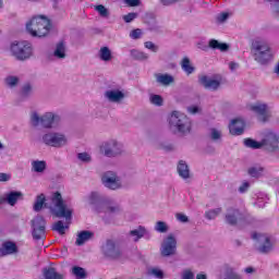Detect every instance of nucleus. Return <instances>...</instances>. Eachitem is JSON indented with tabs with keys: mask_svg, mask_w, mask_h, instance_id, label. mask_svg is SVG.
Here are the masks:
<instances>
[{
	"mask_svg": "<svg viewBox=\"0 0 279 279\" xmlns=\"http://www.w3.org/2000/svg\"><path fill=\"white\" fill-rule=\"evenodd\" d=\"M50 209V213L54 215V217H64L66 221L71 220L73 215V207L62 199V194L59 192L53 193L50 198H46L45 194H40L36 197L34 204V210L36 213H40L43 207Z\"/></svg>",
	"mask_w": 279,
	"mask_h": 279,
	"instance_id": "1",
	"label": "nucleus"
},
{
	"mask_svg": "<svg viewBox=\"0 0 279 279\" xmlns=\"http://www.w3.org/2000/svg\"><path fill=\"white\" fill-rule=\"evenodd\" d=\"M26 32L33 37L43 38L51 32V21L45 15H35L26 23Z\"/></svg>",
	"mask_w": 279,
	"mask_h": 279,
	"instance_id": "2",
	"label": "nucleus"
},
{
	"mask_svg": "<svg viewBox=\"0 0 279 279\" xmlns=\"http://www.w3.org/2000/svg\"><path fill=\"white\" fill-rule=\"evenodd\" d=\"M85 204H87V206H96V213H105V215H114V213H119V210H121L119 205L109 203L97 192H92L89 195H87L85 197Z\"/></svg>",
	"mask_w": 279,
	"mask_h": 279,
	"instance_id": "3",
	"label": "nucleus"
},
{
	"mask_svg": "<svg viewBox=\"0 0 279 279\" xmlns=\"http://www.w3.org/2000/svg\"><path fill=\"white\" fill-rule=\"evenodd\" d=\"M252 53L259 64H269L274 60V50L263 40L252 43Z\"/></svg>",
	"mask_w": 279,
	"mask_h": 279,
	"instance_id": "4",
	"label": "nucleus"
},
{
	"mask_svg": "<svg viewBox=\"0 0 279 279\" xmlns=\"http://www.w3.org/2000/svg\"><path fill=\"white\" fill-rule=\"evenodd\" d=\"M31 123L34 128H38V125H43L46 130H52L53 128H58V123H60V117L58 113L48 111L44 113L41 117L36 111H32L31 113Z\"/></svg>",
	"mask_w": 279,
	"mask_h": 279,
	"instance_id": "5",
	"label": "nucleus"
},
{
	"mask_svg": "<svg viewBox=\"0 0 279 279\" xmlns=\"http://www.w3.org/2000/svg\"><path fill=\"white\" fill-rule=\"evenodd\" d=\"M11 53L16 58V60H29L34 56V48L32 44L27 40H15L11 44Z\"/></svg>",
	"mask_w": 279,
	"mask_h": 279,
	"instance_id": "6",
	"label": "nucleus"
},
{
	"mask_svg": "<svg viewBox=\"0 0 279 279\" xmlns=\"http://www.w3.org/2000/svg\"><path fill=\"white\" fill-rule=\"evenodd\" d=\"M262 145L269 154H278L279 151V135L271 129H265L260 132Z\"/></svg>",
	"mask_w": 279,
	"mask_h": 279,
	"instance_id": "7",
	"label": "nucleus"
},
{
	"mask_svg": "<svg viewBox=\"0 0 279 279\" xmlns=\"http://www.w3.org/2000/svg\"><path fill=\"white\" fill-rule=\"evenodd\" d=\"M170 128H175L180 134L191 132V120L180 111H173L169 118Z\"/></svg>",
	"mask_w": 279,
	"mask_h": 279,
	"instance_id": "8",
	"label": "nucleus"
},
{
	"mask_svg": "<svg viewBox=\"0 0 279 279\" xmlns=\"http://www.w3.org/2000/svg\"><path fill=\"white\" fill-rule=\"evenodd\" d=\"M43 143L49 147H64L69 143V137L62 132H48L43 136Z\"/></svg>",
	"mask_w": 279,
	"mask_h": 279,
	"instance_id": "9",
	"label": "nucleus"
},
{
	"mask_svg": "<svg viewBox=\"0 0 279 279\" xmlns=\"http://www.w3.org/2000/svg\"><path fill=\"white\" fill-rule=\"evenodd\" d=\"M100 154H104L107 158H116L123 154V144L117 140H109L100 145Z\"/></svg>",
	"mask_w": 279,
	"mask_h": 279,
	"instance_id": "10",
	"label": "nucleus"
},
{
	"mask_svg": "<svg viewBox=\"0 0 279 279\" xmlns=\"http://www.w3.org/2000/svg\"><path fill=\"white\" fill-rule=\"evenodd\" d=\"M248 110L254 112L256 114V119L258 123H269L271 120V111L269 110V107L265 104H254V105H247Z\"/></svg>",
	"mask_w": 279,
	"mask_h": 279,
	"instance_id": "11",
	"label": "nucleus"
},
{
	"mask_svg": "<svg viewBox=\"0 0 279 279\" xmlns=\"http://www.w3.org/2000/svg\"><path fill=\"white\" fill-rule=\"evenodd\" d=\"M101 180L106 189H110L111 191H118V189L123 186V181H121V178L112 171L106 172Z\"/></svg>",
	"mask_w": 279,
	"mask_h": 279,
	"instance_id": "12",
	"label": "nucleus"
},
{
	"mask_svg": "<svg viewBox=\"0 0 279 279\" xmlns=\"http://www.w3.org/2000/svg\"><path fill=\"white\" fill-rule=\"evenodd\" d=\"M251 236L254 241H258L259 246H257V251L259 254H269V252H271L274 245L267 234L252 233Z\"/></svg>",
	"mask_w": 279,
	"mask_h": 279,
	"instance_id": "13",
	"label": "nucleus"
},
{
	"mask_svg": "<svg viewBox=\"0 0 279 279\" xmlns=\"http://www.w3.org/2000/svg\"><path fill=\"white\" fill-rule=\"evenodd\" d=\"M45 218L41 216H37L33 219V239H36V241L45 239Z\"/></svg>",
	"mask_w": 279,
	"mask_h": 279,
	"instance_id": "14",
	"label": "nucleus"
},
{
	"mask_svg": "<svg viewBox=\"0 0 279 279\" xmlns=\"http://www.w3.org/2000/svg\"><path fill=\"white\" fill-rule=\"evenodd\" d=\"M177 245L178 242L175 241V238H173V235H168L161 244L162 256H172V254H175Z\"/></svg>",
	"mask_w": 279,
	"mask_h": 279,
	"instance_id": "15",
	"label": "nucleus"
},
{
	"mask_svg": "<svg viewBox=\"0 0 279 279\" xmlns=\"http://www.w3.org/2000/svg\"><path fill=\"white\" fill-rule=\"evenodd\" d=\"M245 130V121L243 118H236L229 123V132L233 136H241Z\"/></svg>",
	"mask_w": 279,
	"mask_h": 279,
	"instance_id": "16",
	"label": "nucleus"
},
{
	"mask_svg": "<svg viewBox=\"0 0 279 279\" xmlns=\"http://www.w3.org/2000/svg\"><path fill=\"white\" fill-rule=\"evenodd\" d=\"M101 252L107 258H119V247L112 240H107L102 245Z\"/></svg>",
	"mask_w": 279,
	"mask_h": 279,
	"instance_id": "17",
	"label": "nucleus"
},
{
	"mask_svg": "<svg viewBox=\"0 0 279 279\" xmlns=\"http://www.w3.org/2000/svg\"><path fill=\"white\" fill-rule=\"evenodd\" d=\"M105 97L111 104H120L125 99V93L119 88H112L105 92Z\"/></svg>",
	"mask_w": 279,
	"mask_h": 279,
	"instance_id": "18",
	"label": "nucleus"
},
{
	"mask_svg": "<svg viewBox=\"0 0 279 279\" xmlns=\"http://www.w3.org/2000/svg\"><path fill=\"white\" fill-rule=\"evenodd\" d=\"M242 219H243V214H241L239 209L236 208L228 209L226 215L227 223H229L230 226H236V223H239V221H241Z\"/></svg>",
	"mask_w": 279,
	"mask_h": 279,
	"instance_id": "19",
	"label": "nucleus"
},
{
	"mask_svg": "<svg viewBox=\"0 0 279 279\" xmlns=\"http://www.w3.org/2000/svg\"><path fill=\"white\" fill-rule=\"evenodd\" d=\"M22 197L23 193L21 192H9L0 197V202L1 204H3V202H7L9 206H15L19 199H21Z\"/></svg>",
	"mask_w": 279,
	"mask_h": 279,
	"instance_id": "20",
	"label": "nucleus"
},
{
	"mask_svg": "<svg viewBox=\"0 0 279 279\" xmlns=\"http://www.w3.org/2000/svg\"><path fill=\"white\" fill-rule=\"evenodd\" d=\"M199 82L204 88H207L208 90H217L219 86H221V83L218 80H215L210 76H201Z\"/></svg>",
	"mask_w": 279,
	"mask_h": 279,
	"instance_id": "21",
	"label": "nucleus"
},
{
	"mask_svg": "<svg viewBox=\"0 0 279 279\" xmlns=\"http://www.w3.org/2000/svg\"><path fill=\"white\" fill-rule=\"evenodd\" d=\"M16 254V244L14 242H4L0 247V256Z\"/></svg>",
	"mask_w": 279,
	"mask_h": 279,
	"instance_id": "22",
	"label": "nucleus"
},
{
	"mask_svg": "<svg viewBox=\"0 0 279 279\" xmlns=\"http://www.w3.org/2000/svg\"><path fill=\"white\" fill-rule=\"evenodd\" d=\"M178 173L183 180H189L191 178V171L189 170V165L185 161L181 160L178 165Z\"/></svg>",
	"mask_w": 279,
	"mask_h": 279,
	"instance_id": "23",
	"label": "nucleus"
},
{
	"mask_svg": "<svg viewBox=\"0 0 279 279\" xmlns=\"http://www.w3.org/2000/svg\"><path fill=\"white\" fill-rule=\"evenodd\" d=\"M98 58L101 62H110L112 61V50L109 47H101L98 51Z\"/></svg>",
	"mask_w": 279,
	"mask_h": 279,
	"instance_id": "24",
	"label": "nucleus"
},
{
	"mask_svg": "<svg viewBox=\"0 0 279 279\" xmlns=\"http://www.w3.org/2000/svg\"><path fill=\"white\" fill-rule=\"evenodd\" d=\"M46 169H47V161L45 160L32 161V171L34 173H45Z\"/></svg>",
	"mask_w": 279,
	"mask_h": 279,
	"instance_id": "25",
	"label": "nucleus"
},
{
	"mask_svg": "<svg viewBox=\"0 0 279 279\" xmlns=\"http://www.w3.org/2000/svg\"><path fill=\"white\" fill-rule=\"evenodd\" d=\"M53 56L59 60H64V58H66V46L64 45V43L61 41L57 45Z\"/></svg>",
	"mask_w": 279,
	"mask_h": 279,
	"instance_id": "26",
	"label": "nucleus"
},
{
	"mask_svg": "<svg viewBox=\"0 0 279 279\" xmlns=\"http://www.w3.org/2000/svg\"><path fill=\"white\" fill-rule=\"evenodd\" d=\"M90 239H93V232L82 231L76 238V245H84V243L90 241Z\"/></svg>",
	"mask_w": 279,
	"mask_h": 279,
	"instance_id": "27",
	"label": "nucleus"
},
{
	"mask_svg": "<svg viewBox=\"0 0 279 279\" xmlns=\"http://www.w3.org/2000/svg\"><path fill=\"white\" fill-rule=\"evenodd\" d=\"M208 45L210 49H218L219 51H222V52L228 51V49H230V46H228V44L219 43V40L217 39H210Z\"/></svg>",
	"mask_w": 279,
	"mask_h": 279,
	"instance_id": "28",
	"label": "nucleus"
},
{
	"mask_svg": "<svg viewBox=\"0 0 279 279\" xmlns=\"http://www.w3.org/2000/svg\"><path fill=\"white\" fill-rule=\"evenodd\" d=\"M45 279H63L62 275L56 271V268L44 269Z\"/></svg>",
	"mask_w": 279,
	"mask_h": 279,
	"instance_id": "29",
	"label": "nucleus"
},
{
	"mask_svg": "<svg viewBox=\"0 0 279 279\" xmlns=\"http://www.w3.org/2000/svg\"><path fill=\"white\" fill-rule=\"evenodd\" d=\"M156 80L158 84L162 86H169V84H173V77L169 74H157Z\"/></svg>",
	"mask_w": 279,
	"mask_h": 279,
	"instance_id": "30",
	"label": "nucleus"
},
{
	"mask_svg": "<svg viewBox=\"0 0 279 279\" xmlns=\"http://www.w3.org/2000/svg\"><path fill=\"white\" fill-rule=\"evenodd\" d=\"M94 10L101 19H110V11L104 4L94 5Z\"/></svg>",
	"mask_w": 279,
	"mask_h": 279,
	"instance_id": "31",
	"label": "nucleus"
},
{
	"mask_svg": "<svg viewBox=\"0 0 279 279\" xmlns=\"http://www.w3.org/2000/svg\"><path fill=\"white\" fill-rule=\"evenodd\" d=\"M181 69L186 73V75H191L195 71V68L191 65L189 57L183 58L181 61Z\"/></svg>",
	"mask_w": 279,
	"mask_h": 279,
	"instance_id": "32",
	"label": "nucleus"
},
{
	"mask_svg": "<svg viewBox=\"0 0 279 279\" xmlns=\"http://www.w3.org/2000/svg\"><path fill=\"white\" fill-rule=\"evenodd\" d=\"M264 168L260 166H253L248 168L247 173L251 178H260L263 175Z\"/></svg>",
	"mask_w": 279,
	"mask_h": 279,
	"instance_id": "33",
	"label": "nucleus"
},
{
	"mask_svg": "<svg viewBox=\"0 0 279 279\" xmlns=\"http://www.w3.org/2000/svg\"><path fill=\"white\" fill-rule=\"evenodd\" d=\"M147 230H145L144 227H138L137 229H134L130 232V235L133 236V241H138L140 239H143L145 236V233Z\"/></svg>",
	"mask_w": 279,
	"mask_h": 279,
	"instance_id": "34",
	"label": "nucleus"
},
{
	"mask_svg": "<svg viewBox=\"0 0 279 279\" xmlns=\"http://www.w3.org/2000/svg\"><path fill=\"white\" fill-rule=\"evenodd\" d=\"M208 136L211 141L219 142L221 141V137L223 136V134L221 133V130L217 128H211L209 129Z\"/></svg>",
	"mask_w": 279,
	"mask_h": 279,
	"instance_id": "35",
	"label": "nucleus"
},
{
	"mask_svg": "<svg viewBox=\"0 0 279 279\" xmlns=\"http://www.w3.org/2000/svg\"><path fill=\"white\" fill-rule=\"evenodd\" d=\"M245 147H250L251 149H263V141L258 142L256 140L246 138Z\"/></svg>",
	"mask_w": 279,
	"mask_h": 279,
	"instance_id": "36",
	"label": "nucleus"
},
{
	"mask_svg": "<svg viewBox=\"0 0 279 279\" xmlns=\"http://www.w3.org/2000/svg\"><path fill=\"white\" fill-rule=\"evenodd\" d=\"M131 56L132 58H134V60H148L149 59V54H147V52H143L141 50H131Z\"/></svg>",
	"mask_w": 279,
	"mask_h": 279,
	"instance_id": "37",
	"label": "nucleus"
},
{
	"mask_svg": "<svg viewBox=\"0 0 279 279\" xmlns=\"http://www.w3.org/2000/svg\"><path fill=\"white\" fill-rule=\"evenodd\" d=\"M148 276H153V278L163 279L165 272L160 268H149L148 269Z\"/></svg>",
	"mask_w": 279,
	"mask_h": 279,
	"instance_id": "38",
	"label": "nucleus"
},
{
	"mask_svg": "<svg viewBox=\"0 0 279 279\" xmlns=\"http://www.w3.org/2000/svg\"><path fill=\"white\" fill-rule=\"evenodd\" d=\"M155 231L165 234V232L169 231V226L165 221H157L155 225Z\"/></svg>",
	"mask_w": 279,
	"mask_h": 279,
	"instance_id": "39",
	"label": "nucleus"
},
{
	"mask_svg": "<svg viewBox=\"0 0 279 279\" xmlns=\"http://www.w3.org/2000/svg\"><path fill=\"white\" fill-rule=\"evenodd\" d=\"M72 274L75 276L77 279H83L86 278V270L80 266H75L72 268Z\"/></svg>",
	"mask_w": 279,
	"mask_h": 279,
	"instance_id": "40",
	"label": "nucleus"
},
{
	"mask_svg": "<svg viewBox=\"0 0 279 279\" xmlns=\"http://www.w3.org/2000/svg\"><path fill=\"white\" fill-rule=\"evenodd\" d=\"M66 228H69V225H64L62 220H59L53 225L52 230H56V232H59V234H64V232L66 231Z\"/></svg>",
	"mask_w": 279,
	"mask_h": 279,
	"instance_id": "41",
	"label": "nucleus"
},
{
	"mask_svg": "<svg viewBox=\"0 0 279 279\" xmlns=\"http://www.w3.org/2000/svg\"><path fill=\"white\" fill-rule=\"evenodd\" d=\"M219 215H221V208L218 207L216 209H211L205 213V217L206 219H217V217H219Z\"/></svg>",
	"mask_w": 279,
	"mask_h": 279,
	"instance_id": "42",
	"label": "nucleus"
},
{
	"mask_svg": "<svg viewBox=\"0 0 279 279\" xmlns=\"http://www.w3.org/2000/svg\"><path fill=\"white\" fill-rule=\"evenodd\" d=\"M257 197V202L255 203L256 206H258L259 208H265V204H267V199H269V197L267 196V194L264 193H258L256 195ZM260 199H263V202H265L263 205L260 204Z\"/></svg>",
	"mask_w": 279,
	"mask_h": 279,
	"instance_id": "43",
	"label": "nucleus"
},
{
	"mask_svg": "<svg viewBox=\"0 0 279 279\" xmlns=\"http://www.w3.org/2000/svg\"><path fill=\"white\" fill-rule=\"evenodd\" d=\"M5 84L9 86V88H14L19 84V77L16 76H8L5 78Z\"/></svg>",
	"mask_w": 279,
	"mask_h": 279,
	"instance_id": "44",
	"label": "nucleus"
},
{
	"mask_svg": "<svg viewBox=\"0 0 279 279\" xmlns=\"http://www.w3.org/2000/svg\"><path fill=\"white\" fill-rule=\"evenodd\" d=\"M149 100L154 106H162V96L160 95H150Z\"/></svg>",
	"mask_w": 279,
	"mask_h": 279,
	"instance_id": "45",
	"label": "nucleus"
},
{
	"mask_svg": "<svg viewBox=\"0 0 279 279\" xmlns=\"http://www.w3.org/2000/svg\"><path fill=\"white\" fill-rule=\"evenodd\" d=\"M144 47L145 49H148V51H151L153 53H158V46L154 44V41H145Z\"/></svg>",
	"mask_w": 279,
	"mask_h": 279,
	"instance_id": "46",
	"label": "nucleus"
},
{
	"mask_svg": "<svg viewBox=\"0 0 279 279\" xmlns=\"http://www.w3.org/2000/svg\"><path fill=\"white\" fill-rule=\"evenodd\" d=\"M141 36H143V31L141 28L133 29L130 33V38H132L133 40H138Z\"/></svg>",
	"mask_w": 279,
	"mask_h": 279,
	"instance_id": "47",
	"label": "nucleus"
},
{
	"mask_svg": "<svg viewBox=\"0 0 279 279\" xmlns=\"http://www.w3.org/2000/svg\"><path fill=\"white\" fill-rule=\"evenodd\" d=\"M138 17V13H128L126 15H123V21L124 23H132V21H134L135 19Z\"/></svg>",
	"mask_w": 279,
	"mask_h": 279,
	"instance_id": "48",
	"label": "nucleus"
},
{
	"mask_svg": "<svg viewBox=\"0 0 279 279\" xmlns=\"http://www.w3.org/2000/svg\"><path fill=\"white\" fill-rule=\"evenodd\" d=\"M77 158L81 160V162H90L92 160L90 154L88 153H80Z\"/></svg>",
	"mask_w": 279,
	"mask_h": 279,
	"instance_id": "49",
	"label": "nucleus"
},
{
	"mask_svg": "<svg viewBox=\"0 0 279 279\" xmlns=\"http://www.w3.org/2000/svg\"><path fill=\"white\" fill-rule=\"evenodd\" d=\"M148 29L150 32H160V26L158 25V22L153 19L148 24Z\"/></svg>",
	"mask_w": 279,
	"mask_h": 279,
	"instance_id": "50",
	"label": "nucleus"
},
{
	"mask_svg": "<svg viewBox=\"0 0 279 279\" xmlns=\"http://www.w3.org/2000/svg\"><path fill=\"white\" fill-rule=\"evenodd\" d=\"M227 19H230V13L228 12H222V13H219L216 17L217 22L218 23H226V20Z\"/></svg>",
	"mask_w": 279,
	"mask_h": 279,
	"instance_id": "51",
	"label": "nucleus"
},
{
	"mask_svg": "<svg viewBox=\"0 0 279 279\" xmlns=\"http://www.w3.org/2000/svg\"><path fill=\"white\" fill-rule=\"evenodd\" d=\"M181 278L182 279H195V274H193V271H191L190 269H185L182 271Z\"/></svg>",
	"mask_w": 279,
	"mask_h": 279,
	"instance_id": "52",
	"label": "nucleus"
},
{
	"mask_svg": "<svg viewBox=\"0 0 279 279\" xmlns=\"http://www.w3.org/2000/svg\"><path fill=\"white\" fill-rule=\"evenodd\" d=\"M175 219L179 220L181 223H187L189 216L184 215L182 213H178V214H175Z\"/></svg>",
	"mask_w": 279,
	"mask_h": 279,
	"instance_id": "53",
	"label": "nucleus"
},
{
	"mask_svg": "<svg viewBox=\"0 0 279 279\" xmlns=\"http://www.w3.org/2000/svg\"><path fill=\"white\" fill-rule=\"evenodd\" d=\"M124 3L129 5V8H136L141 5V0H124Z\"/></svg>",
	"mask_w": 279,
	"mask_h": 279,
	"instance_id": "54",
	"label": "nucleus"
},
{
	"mask_svg": "<svg viewBox=\"0 0 279 279\" xmlns=\"http://www.w3.org/2000/svg\"><path fill=\"white\" fill-rule=\"evenodd\" d=\"M31 94H32V85L29 84L24 85L22 88V95L24 97H27V95H31Z\"/></svg>",
	"mask_w": 279,
	"mask_h": 279,
	"instance_id": "55",
	"label": "nucleus"
},
{
	"mask_svg": "<svg viewBox=\"0 0 279 279\" xmlns=\"http://www.w3.org/2000/svg\"><path fill=\"white\" fill-rule=\"evenodd\" d=\"M229 69H230V71H239V69H240V65H239V63H236V62H234V61H231L230 63H229Z\"/></svg>",
	"mask_w": 279,
	"mask_h": 279,
	"instance_id": "56",
	"label": "nucleus"
},
{
	"mask_svg": "<svg viewBox=\"0 0 279 279\" xmlns=\"http://www.w3.org/2000/svg\"><path fill=\"white\" fill-rule=\"evenodd\" d=\"M10 178V174L0 172V182H9Z\"/></svg>",
	"mask_w": 279,
	"mask_h": 279,
	"instance_id": "57",
	"label": "nucleus"
},
{
	"mask_svg": "<svg viewBox=\"0 0 279 279\" xmlns=\"http://www.w3.org/2000/svg\"><path fill=\"white\" fill-rule=\"evenodd\" d=\"M187 112H190V114H197V112H199V108L197 106L189 107Z\"/></svg>",
	"mask_w": 279,
	"mask_h": 279,
	"instance_id": "58",
	"label": "nucleus"
},
{
	"mask_svg": "<svg viewBox=\"0 0 279 279\" xmlns=\"http://www.w3.org/2000/svg\"><path fill=\"white\" fill-rule=\"evenodd\" d=\"M162 5H173V3H178L180 0H160Z\"/></svg>",
	"mask_w": 279,
	"mask_h": 279,
	"instance_id": "59",
	"label": "nucleus"
},
{
	"mask_svg": "<svg viewBox=\"0 0 279 279\" xmlns=\"http://www.w3.org/2000/svg\"><path fill=\"white\" fill-rule=\"evenodd\" d=\"M225 279H241V278L239 277V275L231 272V274L227 275V277Z\"/></svg>",
	"mask_w": 279,
	"mask_h": 279,
	"instance_id": "60",
	"label": "nucleus"
},
{
	"mask_svg": "<svg viewBox=\"0 0 279 279\" xmlns=\"http://www.w3.org/2000/svg\"><path fill=\"white\" fill-rule=\"evenodd\" d=\"M271 10H272L274 14H276V16H279V7L278 5H276V4L272 5Z\"/></svg>",
	"mask_w": 279,
	"mask_h": 279,
	"instance_id": "61",
	"label": "nucleus"
},
{
	"mask_svg": "<svg viewBox=\"0 0 279 279\" xmlns=\"http://www.w3.org/2000/svg\"><path fill=\"white\" fill-rule=\"evenodd\" d=\"M254 271H256V269H255L254 267H247V268L245 269V272H246V274H254Z\"/></svg>",
	"mask_w": 279,
	"mask_h": 279,
	"instance_id": "62",
	"label": "nucleus"
},
{
	"mask_svg": "<svg viewBox=\"0 0 279 279\" xmlns=\"http://www.w3.org/2000/svg\"><path fill=\"white\" fill-rule=\"evenodd\" d=\"M196 279H207L206 275L205 274H198L196 276Z\"/></svg>",
	"mask_w": 279,
	"mask_h": 279,
	"instance_id": "63",
	"label": "nucleus"
},
{
	"mask_svg": "<svg viewBox=\"0 0 279 279\" xmlns=\"http://www.w3.org/2000/svg\"><path fill=\"white\" fill-rule=\"evenodd\" d=\"M274 73H276V75H278L279 77V61L278 64L275 66Z\"/></svg>",
	"mask_w": 279,
	"mask_h": 279,
	"instance_id": "64",
	"label": "nucleus"
}]
</instances>
